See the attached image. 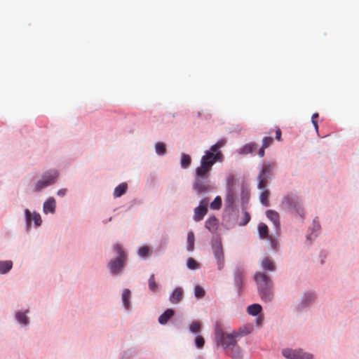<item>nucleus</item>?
I'll return each instance as SVG.
<instances>
[{
	"label": "nucleus",
	"mask_w": 359,
	"mask_h": 359,
	"mask_svg": "<svg viewBox=\"0 0 359 359\" xmlns=\"http://www.w3.org/2000/svg\"><path fill=\"white\" fill-rule=\"evenodd\" d=\"M259 234L262 238H267L270 240L271 245L273 249H276L277 242L271 236H269V229L266 224L261 223L258 227Z\"/></svg>",
	"instance_id": "nucleus-12"
},
{
	"label": "nucleus",
	"mask_w": 359,
	"mask_h": 359,
	"mask_svg": "<svg viewBox=\"0 0 359 359\" xmlns=\"http://www.w3.org/2000/svg\"><path fill=\"white\" fill-rule=\"evenodd\" d=\"M217 226V219L215 217H211L205 222V228L210 231H214Z\"/></svg>",
	"instance_id": "nucleus-20"
},
{
	"label": "nucleus",
	"mask_w": 359,
	"mask_h": 359,
	"mask_svg": "<svg viewBox=\"0 0 359 359\" xmlns=\"http://www.w3.org/2000/svg\"><path fill=\"white\" fill-rule=\"evenodd\" d=\"M266 216L273 222L275 228L276 229L278 233L280 230L279 214L274 210H269L266 211Z\"/></svg>",
	"instance_id": "nucleus-14"
},
{
	"label": "nucleus",
	"mask_w": 359,
	"mask_h": 359,
	"mask_svg": "<svg viewBox=\"0 0 359 359\" xmlns=\"http://www.w3.org/2000/svg\"><path fill=\"white\" fill-rule=\"evenodd\" d=\"M282 205L283 208L292 210L300 216H302L304 214V210L302 208L299 198L294 195L286 196L282 202Z\"/></svg>",
	"instance_id": "nucleus-6"
},
{
	"label": "nucleus",
	"mask_w": 359,
	"mask_h": 359,
	"mask_svg": "<svg viewBox=\"0 0 359 359\" xmlns=\"http://www.w3.org/2000/svg\"><path fill=\"white\" fill-rule=\"evenodd\" d=\"M262 266L264 269L273 271L276 269L274 263L268 257H265L262 262Z\"/></svg>",
	"instance_id": "nucleus-25"
},
{
	"label": "nucleus",
	"mask_w": 359,
	"mask_h": 359,
	"mask_svg": "<svg viewBox=\"0 0 359 359\" xmlns=\"http://www.w3.org/2000/svg\"><path fill=\"white\" fill-rule=\"evenodd\" d=\"M227 353L233 359H242L243 356V352L238 345L232 346V348L228 351Z\"/></svg>",
	"instance_id": "nucleus-19"
},
{
	"label": "nucleus",
	"mask_w": 359,
	"mask_h": 359,
	"mask_svg": "<svg viewBox=\"0 0 359 359\" xmlns=\"http://www.w3.org/2000/svg\"><path fill=\"white\" fill-rule=\"evenodd\" d=\"M236 284L238 285V286L239 287L242 282L241 278L240 276H238L236 279Z\"/></svg>",
	"instance_id": "nucleus-44"
},
{
	"label": "nucleus",
	"mask_w": 359,
	"mask_h": 359,
	"mask_svg": "<svg viewBox=\"0 0 359 359\" xmlns=\"http://www.w3.org/2000/svg\"><path fill=\"white\" fill-rule=\"evenodd\" d=\"M312 123H313V126H314V127H315L316 130H318V122H317V121H312Z\"/></svg>",
	"instance_id": "nucleus-46"
},
{
	"label": "nucleus",
	"mask_w": 359,
	"mask_h": 359,
	"mask_svg": "<svg viewBox=\"0 0 359 359\" xmlns=\"http://www.w3.org/2000/svg\"><path fill=\"white\" fill-rule=\"evenodd\" d=\"M215 158L217 156H213L211 153L203 155L201 160V165L196 170L193 188L198 194L208 192L213 189L210 184V175L212 168L215 163V161H213Z\"/></svg>",
	"instance_id": "nucleus-1"
},
{
	"label": "nucleus",
	"mask_w": 359,
	"mask_h": 359,
	"mask_svg": "<svg viewBox=\"0 0 359 359\" xmlns=\"http://www.w3.org/2000/svg\"><path fill=\"white\" fill-rule=\"evenodd\" d=\"M255 280L261 299L264 302H271L273 297L271 278L264 272H257L255 274Z\"/></svg>",
	"instance_id": "nucleus-3"
},
{
	"label": "nucleus",
	"mask_w": 359,
	"mask_h": 359,
	"mask_svg": "<svg viewBox=\"0 0 359 359\" xmlns=\"http://www.w3.org/2000/svg\"><path fill=\"white\" fill-rule=\"evenodd\" d=\"M128 189V185L126 183H121L118 186H117L114 191V196L115 197H121L123 195Z\"/></svg>",
	"instance_id": "nucleus-21"
},
{
	"label": "nucleus",
	"mask_w": 359,
	"mask_h": 359,
	"mask_svg": "<svg viewBox=\"0 0 359 359\" xmlns=\"http://www.w3.org/2000/svg\"><path fill=\"white\" fill-rule=\"evenodd\" d=\"M151 253V250L148 246H142L138 250V254L140 257H145L149 255Z\"/></svg>",
	"instance_id": "nucleus-33"
},
{
	"label": "nucleus",
	"mask_w": 359,
	"mask_h": 359,
	"mask_svg": "<svg viewBox=\"0 0 359 359\" xmlns=\"http://www.w3.org/2000/svg\"><path fill=\"white\" fill-rule=\"evenodd\" d=\"M201 330V323L198 321L193 322L190 325V330L194 333H197Z\"/></svg>",
	"instance_id": "nucleus-37"
},
{
	"label": "nucleus",
	"mask_w": 359,
	"mask_h": 359,
	"mask_svg": "<svg viewBox=\"0 0 359 359\" xmlns=\"http://www.w3.org/2000/svg\"><path fill=\"white\" fill-rule=\"evenodd\" d=\"M58 176V173L56 171L46 173L42 180L37 181L34 187L33 191L39 192L43 189L50 185L53 184Z\"/></svg>",
	"instance_id": "nucleus-7"
},
{
	"label": "nucleus",
	"mask_w": 359,
	"mask_h": 359,
	"mask_svg": "<svg viewBox=\"0 0 359 359\" xmlns=\"http://www.w3.org/2000/svg\"><path fill=\"white\" fill-rule=\"evenodd\" d=\"M17 320L23 325L27 324V318L26 313L22 312H19L16 315Z\"/></svg>",
	"instance_id": "nucleus-35"
},
{
	"label": "nucleus",
	"mask_w": 359,
	"mask_h": 359,
	"mask_svg": "<svg viewBox=\"0 0 359 359\" xmlns=\"http://www.w3.org/2000/svg\"><path fill=\"white\" fill-rule=\"evenodd\" d=\"M263 320H264V317L263 316L260 315L259 316L256 320H255V324L257 326H260L262 323H263Z\"/></svg>",
	"instance_id": "nucleus-41"
},
{
	"label": "nucleus",
	"mask_w": 359,
	"mask_h": 359,
	"mask_svg": "<svg viewBox=\"0 0 359 359\" xmlns=\"http://www.w3.org/2000/svg\"><path fill=\"white\" fill-rule=\"evenodd\" d=\"M315 299V295L313 293L310 292L305 294L304 299L301 304V306H305L311 302Z\"/></svg>",
	"instance_id": "nucleus-29"
},
{
	"label": "nucleus",
	"mask_w": 359,
	"mask_h": 359,
	"mask_svg": "<svg viewBox=\"0 0 359 359\" xmlns=\"http://www.w3.org/2000/svg\"><path fill=\"white\" fill-rule=\"evenodd\" d=\"M262 189L263 190V191L262 192V194L260 195V201L265 206H269V197L270 195V191L269 189H266V188Z\"/></svg>",
	"instance_id": "nucleus-26"
},
{
	"label": "nucleus",
	"mask_w": 359,
	"mask_h": 359,
	"mask_svg": "<svg viewBox=\"0 0 359 359\" xmlns=\"http://www.w3.org/2000/svg\"><path fill=\"white\" fill-rule=\"evenodd\" d=\"M156 152L158 155H164L165 154V146L162 142H158L155 146Z\"/></svg>",
	"instance_id": "nucleus-32"
},
{
	"label": "nucleus",
	"mask_w": 359,
	"mask_h": 359,
	"mask_svg": "<svg viewBox=\"0 0 359 359\" xmlns=\"http://www.w3.org/2000/svg\"><path fill=\"white\" fill-rule=\"evenodd\" d=\"M226 144L225 140H220L216 144H213L210 149L205 151V155H207L208 153H211L213 156H217L213 161L216 162H221L223 160V154L219 151V149L223 147Z\"/></svg>",
	"instance_id": "nucleus-10"
},
{
	"label": "nucleus",
	"mask_w": 359,
	"mask_h": 359,
	"mask_svg": "<svg viewBox=\"0 0 359 359\" xmlns=\"http://www.w3.org/2000/svg\"><path fill=\"white\" fill-rule=\"evenodd\" d=\"M318 117V113L313 114V116H312V118H311L312 121H316V118H317Z\"/></svg>",
	"instance_id": "nucleus-45"
},
{
	"label": "nucleus",
	"mask_w": 359,
	"mask_h": 359,
	"mask_svg": "<svg viewBox=\"0 0 359 359\" xmlns=\"http://www.w3.org/2000/svg\"><path fill=\"white\" fill-rule=\"evenodd\" d=\"M208 203L209 199L208 198H205L200 201L199 205L194 209V219L195 221L198 222L203 219L208 212L207 206Z\"/></svg>",
	"instance_id": "nucleus-9"
},
{
	"label": "nucleus",
	"mask_w": 359,
	"mask_h": 359,
	"mask_svg": "<svg viewBox=\"0 0 359 359\" xmlns=\"http://www.w3.org/2000/svg\"><path fill=\"white\" fill-rule=\"evenodd\" d=\"M67 193L66 189H61L57 191V195L60 196H64Z\"/></svg>",
	"instance_id": "nucleus-43"
},
{
	"label": "nucleus",
	"mask_w": 359,
	"mask_h": 359,
	"mask_svg": "<svg viewBox=\"0 0 359 359\" xmlns=\"http://www.w3.org/2000/svg\"><path fill=\"white\" fill-rule=\"evenodd\" d=\"M273 142V138L271 137H265L262 140V146L258 150V155L260 157L264 156V149L269 147Z\"/></svg>",
	"instance_id": "nucleus-18"
},
{
	"label": "nucleus",
	"mask_w": 359,
	"mask_h": 359,
	"mask_svg": "<svg viewBox=\"0 0 359 359\" xmlns=\"http://www.w3.org/2000/svg\"><path fill=\"white\" fill-rule=\"evenodd\" d=\"M276 139L278 141L281 140V131L279 128L276 131Z\"/></svg>",
	"instance_id": "nucleus-42"
},
{
	"label": "nucleus",
	"mask_w": 359,
	"mask_h": 359,
	"mask_svg": "<svg viewBox=\"0 0 359 359\" xmlns=\"http://www.w3.org/2000/svg\"><path fill=\"white\" fill-rule=\"evenodd\" d=\"M246 333L245 327L241 328L238 332H233L232 333L224 332L219 327L215 330V337L218 344H220L226 351L232 348L236 344L240 337H243Z\"/></svg>",
	"instance_id": "nucleus-2"
},
{
	"label": "nucleus",
	"mask_w": 359,
	"mask_h": 359,
	"mask_svg": "<svg viewBox=\"0 0 359 359\" xmlns=\"http://www.w3.org/2000/svg\"><path fill=\"white\" fill-rule=\"evenodd\" d=\"M195 344L197 348H203L205 344V340L203 337L202 336H197L195 339Z\"/></svg>",
	"instance_id": "nucleus-38"
},
{
	"label": "nucleus",
	"mask_w": 359,
	"mask_h": 359,
	"mask_svg": "<svg viewBox=\"0 0 359 359\" xmlns=\"http://www.w3.org/2000/svg\"><path fill=\"white\" fill-rule=\"evenodd\" d=\"M205 290L199 285H197L194 288V294L197 298H202L205 296Z\"/></svg>",
	"instance_id": "nucleus-34"
},
{
	"label": "nucleus",
	"mask_w": 359,
	"mask_h": 359,
	"mask_svg": "<svg viewBox=\"0 0 359 359\" xmlns=\"http://www.w3.org/2000/svg\"><path fill=\"white\" fill-rule=\"evenodd\" d=\"M130 291L128 289H125L122 294V301L124 307L126 309H130Z\"/></svg>",
	"instance_id": "nucleus-24"
},
{
	"label": "nucleus",
	"mask_w": 359,
	"mask_h": 359,
	"mask_svg": "<svg viewBox=\"0 0 359 359\" xmlns=\"http://www.w3.org/2000/svg\"><path fill=\"white\" fill-rule=\"evenodd\" d=\"M13 266L11 261H0V273H6L9 271Z\"/></svg>",
	"instance_id": "nucleus-23"
},
{
	"label": "nucleus",
	"mask_w": 359,
	"mask_h": 359,
	"mask_svg": "<svg viewBox=\"0 0 359 359\" xmlns=\"http://www.w3.org/2000/svg\"><path fill=\"white\" fill-rule=\"evenodd\" d=\"M149 287L151 291L156 292L158 290V285L156 283L154 275L151 274L149 279Z\"/></svg>",
	"instance_id": "nucleus-30"
},
{
	"label": "nucleus",
	"mask_w": 359,
	"mask_h": 359,
	"mask_svg": "<svg viewBox=\"0 0 359 359\" xmlns=\"http://www.w3.org/2000/svg\"><path fill=\"white\" fill-rule=\"evenodd\" d=\"M25 216H26V222L27 225L29 226L31 223V220L32 219L36 226H39L41 224V217L39 213L34 212L32 215L31 212L28 210H25Z\"/></svg>",
	"instance_id": "nucleus-13"
},
{
	"label": "nucleus",
	"mask_w": 359,
	"mask_h": 359,
	"mask_svg": "<svg viewBox=\"0 0 359 359\" xmlns=\"http://www.w3.org/2000/svg\"><path fill=\"white\" fill-rule=\"evenodd\" d=\"M191 159L188 154H183L181 157V166L183 168H187L191 165Z\"/></svg>",
	"instance_id": "nucleus-27"
},
{
	"label": "nucleus",
	"mask_w": 359,
	"mask_h": 359,
	"mask_svg": "<svg viewBox=\"0 0 359 359\" xmlns=\"http://www.w3.org/2000/svg\"><path fill=\"white\" fill-rule=\"evenodd\" d=\"M233 182L234 177L232 175H230L227 178V187L230 191H232Z\"/></svg>",
	"instance_id": "nucleus-39"
},
{
	"label": "nucleus",
	"mask_w": 359,
	"mask_h": 359,
	"mask_svg": "<svg viewBox=\"0 0 359 359\" xmlns=\"http://www.w3.org/2000/svg\"><path fill=\"white\" fill-rule=\"evenodd\" d=\"M258 146L255 143L248 144V153H253L257 149Z\"/></svg>",
	"instance_id": "nucleus-40"
},
{
	"label": "nucleus",
	"mask_w": 359,
	"mask_h": 359,
	"mask_svg": "<svg viewBox=\"0 0 359 359\" xmlns=\"http://www.w3.org/2000/svg\"><path fill=\"white\" fill-rule=\"evenodd\" d=\"M174 311L171 309H168L165 312L158 318V322L161 325L166 324L171 317L174 315Z\"/></svg>",
	"instance_id": "nucleus-17"
},
{
	"label": "nucleus",
	"mask_w": 359,
	"mask_h": 359,
	"mask_svg": "<svg viewBox=\"0 0 359 359\" xmlns=\"http://www.w3.org/2000/svg\"><path fill=\"white\" fill-rule=\"evenodd\" d=\"M212 250L217 260L218 269L220 270L224 266V252L222 245L219 241H216L212 245Z\"/></svg>",
	"instance_id": "nucleus-11"
},
{
	"label": "nucleus",
	"mask_w": 359,
	"mask_h": 359,
	"mask_svg": "<svg viewBox=\"0 0 359 359\" xmlns=\"http://www.w3.org/2000/svg\"><path fill=\"white\" fill-rule=\"evenodd\" d=\"M55 211V200L50 197L43 203V212L45 213H54Z\"/></svg>",
	"instance_id": "nucleus-15"
},
{
	"label": "nucleus",
	"mask_w": 359,
	"mask_h": 359,
	"mask_svg": "<svg viewBox=\"0 0 359 359\" xmlns=\"http://www.w3.org/2000/svg\"><path fill=\"white\" fill-rule=\"evenodd\" d=\"M183 296V290L181 287L175 288L170 297V301L173 304L179 303Z\"/></svg>",
	"instance_id": "nucleus-16"
},
{
	"label": "nucleus",
	"mask_w": 359,
	"mask_h": 359,
	"mask_svg": "<svg viewBox=\"0 0 359 359\" xmlns=\"http://www.w3.org/2000/svg\"><path fill=\"white\" fill-rule=\"evenodd\" d=\"M187 250L191 251L194 248V234L192 231H189L187 234Z\"/></svg>",
	"instance_id": "nucleus-28"
},
{
	"label": "nucleus",
	"mask_w": 359,
	"mask_h": 359,
	"mask_svg": "<svg viewBox=\"0 0 359 359\" xmlns=\"http://www.w3.org/2000/svg\"><path fill=\"white\" fill-rule=\"evenodd\" d=\"M244 215H245V218H243V224H247V212H245Z\"/></svg>",
	"instance_id": "nucleus-47"
},
{
	"label": "nucleus",
	"mask_w": 359,
	"mask_h": 359,
	"mask_svg": "<svg viewBox=\"0 0 359 359\" xmlns=\"http://www.w3.org/2000/svg\"><path fill=\"white\" fill-rule=\"evenodd\" d=\"M187 265L188 268L190 269H196L199 266L198 263L196 260H194L193 258H189L187 259Z\"/></svg>",
	"instance_id": "nucleus-36"
},
{
	"label": "nucleus",
	"mask_w": 359,
	"mask_h": 359,
	"mask_svg": "<svg viewBox=\"0 0 359 359\" xmlns=\"http://www.w3.org/2000/svg\"><path fill=\"white\" fill-rule=\"evenodd\" d=\"M222 205V198L220 196H217L214 201L210 203V208L212 210H219Z\"/></svg>",
	"instance_id": "nucleus-31"
},
{
	"label": "nucleus",
	"mask_w": 359,
	"mask_h": 359,
	"mask_svg": "<svg viewBox=\"0 0 359 359\" xmlns=\"http://www.w3.org/2000/svg\"><path fill=\"white\" fill-rule=\"evenodd\" d=\"M114 250L116 252L117 257L116 259L111 260L108 266L111 273L118 274L123 269L127 260V255L123 250L121 245L115 244L113 247Z\"/></svg>",
	"instance_id": "nucleus-4"
},
{
	"label": "nucleus",
	"mask_w": 359,
	"mask_h": 359,
	"mask_svg": "<svg viewBox=\"0 0 359 359\" xmlns=\"http://www.w3.org/2000/svg\"><path fill=\"white\" fill-rule=\"evenodd\" d=\"M262 307L259 304H253L248 306V314L256 316L261 313Z\"/></svg>",
	"instance_id": "nucleus-22"
},
{
	"label": "nucleus",
	"mask_w": 359,
	"mask_h": 359,
	"mask_svg": "<svg viewBox=\"0 0 359 359\" xmlns=\"http://www.w3.org/2000/svg\"><path fill=\"white\" fill-rule=\"evenodd\" d=\"M276 164L274 162L269 161L263 164L262 168L258 175V188L265 189L267 187L268 180L270 175L274 170Z\"/></svg>",
	"instance_id": "nucleus-5"
},
{
	"label": "nucleus",
	"mask_w": 359,
	"mask_h": 359,
	"mask_svg": "<svg viewBox=\"0 0 359 359\" xmlns=\"http://www.w3.org/2000/svg\"><path fill=\"white\" fill-rule=\"evenodd\" d=\"M283 355L287 359H312L313 354L304 351L302 349L285 348L282 351Z\"/></svg>",
	"instance_id": "nucleus-8"
}]
</instances>
